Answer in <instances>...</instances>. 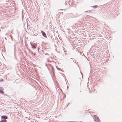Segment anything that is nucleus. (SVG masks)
<instances>
[{"mask_svg":"<svg viewBox=\"0 0 122 122\" xmlns=\"http://www.w3.org/2000/svg\"><path fill=\"white\" fill-rule=\"evenodd\" d=\"M94 120L95 121L99 122V121H100L98 117H97L96 115L94 116Z\"/></svg>","mask_w":122,"mask_h":122,"instance_id":"nucleus-1","label":"nucleus"},{"mask_svg":"<svg viewBox=\"0 0 122 122\" xmlns=\"http://www.w3.org/2000/svg\"><path fill=\"white\" fill-rule=\"evenodd\" d=\"M42 51L43 54H45V55L48 54L47 51L46 50L43 49V50H42Z\"/></svg>","mask_w":122,"mask_h":122,"instance_id":"nucleus-2","label":"nucleus"},{"mask_svg":"<svg viewBox=\"0 0 122 122\" xmlns=\"http://www.w3.org/2000/svg\"><path fill=\"white\" fill-rule=\"evenodd\" d=\"M1 118L3 119H6L8 118V117L6 115H3L1 116Z\"/></svg>","mask_w":122,"mask_h":122,"instance_id":"nucleus-3","label":"nucleus"},{"mask_svg":"<svg viewBox=\"0 0 122 122\" xmlns=\"http://www.w3.org/2000/svg\"><path fill=\"white\" fill-rule=\"evenodd\" d=\"M41 33L43 36L45 37H47L45 33L43 31H41Z\"/></svg>","mask_w":122,"mask_h":122,"instance_id":"nucleus-4","label":"nucleus"},{"mask_svg":"<svg viewBox=\"0 0 122 122\" xmlns=\"http://www.w3.org/2000/svg\"><path fill=\"white\" fill-rule=\"evenodd\" d=\"M3 88L2 87H0V92L2 93H4V92L3 91Z\"/></svg>","mask_w":122,"mask_h":122,"instance_id":"nucleus-5","label":"nucleus"},{"mask_svg":"<svg viewBox=\"0 0 122 122\" xmlns=\"http://www.w3.org/2000/svg\"><path fill=\"white\" fill-rule=\"evenodd\" d=\"M0 122H7V120L6 119H2L0 121Z\"/></svg>","mask_w":122,"mask_h":122,"instance_id":"nucleus-6","label":"nucleus"},{"mask_svg":"<svg viewBox=\"0 0 122 122\" xmlns=\"http://www.w3.org/2000/svg\"><path fill=\"white\" fill-rule=\"evenodd\" d=\"M31 45L32 48L33 49H35L36 48V47L34 45H33L31 44Z\"/></svg>","mask_w":122,"mask_h":122,"instance_id":"nucleus-7","label":"nucleus"},{"mask_svg":"<svg viewBox=\"0 0 122 122\" xmlns=\"http://www.w3.org/2000/svg\"><path fill=\"white\" fill-rule=\"evenodd\" d=\"M98 6V5H94L92 6V7H93L94 8H96Z\"/></svg>","mask_w":122,"mask_h":122,"instance_id":"nucleus-8","label":"nucleus"},{"mask_svg":"<svg viewBox=\"0 0 122 122\" xmlns=\"http://www.w3.org/2000/svg\"><path fill=\"white\" fill-rule=\"evenodd\" d=\"M3 81V80L2 79H0V82H1Z\"/></svg>","mask_w":122,"mask_h":122,"instance_id":"nucleus-9","label":"nucleus"},{"mask_svg":"<svg viewBox=\"0 0 122 122\" xmlns=\"http://www.w3.org/2000/svg\"><path fill=\"white\" fill-rule=\"evenodd\" d=\"M73 62H76V60H74L73 61Z\"/></svg>","mask_w":122,"mask_h":122,"instance_id":"nucleus-10","label":"nucleus"},{"mask_svg":"<svg viewBox=\"0 0 122 122\" xmlns=\"http://www.w3.org/2000/svg\"><path fill=\"white\" fill-rule=\"evenodd\" d=\"M14 47H15V45H14Z\"/></svg>","mask_w":122,"mask_h":122,"instance_id":"nucleus-11","label":"nucleus"},{"mask_svg":"<svg viewBox=\"0 0 122 122\" xmlns=\"http://www.w3.org/2000/svg\"><path fill=\"white\" fill-rule=\"evenodd\" d=\"M47 60V61L48 62L49 61V59H48Z\"/></svg>","mask_w":122,"mask_h":122,"instance_id":"nucleus-12","label":"nucleus"},{"mask_svg":"<svg viewBox=\"0 0 122 122\" xmlns=\"http://www.w3.org/2000/svg\"><path fill=\"white\" fill-rule=\"evenodd\" d=\"M59 89L60 90H61V89H60V88L59 87Z\"/></svg>","mask_w":122,"mask_h":122,"instance_id":"nucleus-13","label":"nucleus"},{"mask_svg":"<svg viewBox=\"0 0 122 122\" xmlns=\"http://www.w3.org/2000/svg\"><path fill=\"white\" fill-rule=\"evenodd\" d=\"M11 38H12V36H11Z\"/></svg>","mask_w":122,"mask_h":122,"instance_id":"nucleus-14","label":"nucleus"},{"mask_svg":"<svg viewBox=\"0 0 122 122\" xmlns=\"http://www.w3.org/2000/svg\"><path fill=\"white\" fill-rule=\"evenodd\" d=\"M5 38V39H6V37Z\"/></svg>","mask_w":122,"mask_h":122,"instance_id":"nucleus-15","label":"nucleus"}]
</instances>
